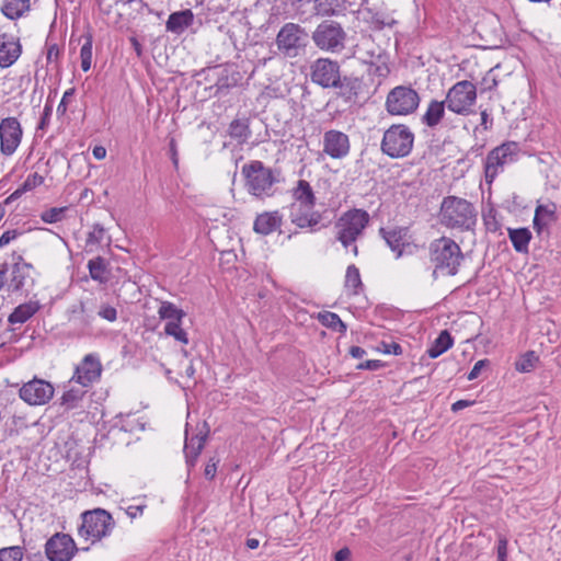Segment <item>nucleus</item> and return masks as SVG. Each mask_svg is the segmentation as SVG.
Wrapping results in <instances>:
<instances>
[{"label":"nucleus","mask_w":561,"mask_h":561,"mask_svg":"<svg viewBox=\"0 0 561 561\" xmlns=\"http://www.w3.org/2000/svg\"><path fill=\"white\" fill-rule=\"evenodd\" d=\"M311 81L323 89H336L339 95L347 101L355 99L362 88V81L354 76H342L340 64L330 58H318L310 66Z\"/></svg>","instance_id":"f257e3e1"},{"label":"nucleus","mask_w":561,"mask_h":561,"mask_svg":"<svg viewBox=\"0 0 561 561\" xmlns=\"http://www.w3.org/2000/svg\"><path fill=\"white\" fill-rule=\"evenodd\" d=\"M241 174L244 178L247 192L262 201L273 197L276 193V184L280 182V172L266 167L260 160H252L243 164Z\"/></svg>","instance_id":"f03ea898"},{"label":"nucleus","mask_w":561,"mask_h":561,"mask_svg":"<svg viewBox=\"0 0 561 561\" xmlns=\"http://www.w3.org/2000/svg\"><path fill=\"white\" fill-rule=\"evenodd\" d=\"M439 221L447 228L468 231L476 226L477 211L467 199L446 196L440 205Z\"/></svg>","instance_id":"7ed1b4c3"},{"label":"nucleus","mask_w":561,"mask_h":561,"mask_svg":"<svg viewBox=\"0 0 561 561\" xmlns=\"http://www.w3.org/2000/svg\"><path fill=\"white\" fill-rule=\"evenodd\" d=\"M430 257L435 265L434 277L438 271L454 276L458 273L463 255L460 247L453 239L442 237L430 244Z\"/></svg>","instance_id":"20e7f679"},{"label":"nucleus","mask_w":561,"mask_h":561,"mask_svg":"<svg viewBox=\"0 0 561 561\" xmlns=\"http://www.w3.org/2000/svg\"><path fill=\"white\" fill-rule=\"evenodd\" d=\"M414 134L404 124H393L385 130L380 144L383 154L392 159H400L409 156L413 149Z\"/></svg>","instance_id":"39448f33"},{"label":"nucleus","mask_w":561,"mask_h":561,"mask_svg":"<svg viewBox=\"0 0 561 561\" xmlns=\"http://www.w3.org/2000/svg\"><path fill=\"white\" fill-rule=\"evenodd\" d=\"M81 519L82 524L78 528V534L93 543L110 536L115 526L112 515L103 508L85 511L81 514Z\"/></svg>","instance_id":"423d86ee"},{"label":"nucleus","mask_w":561,"mask_h":561,"mask_svg":"<svg viewBox=\"0 0 561 561\" xmlns=\"http://www.w3.org/2000/svg\"><path fill=\"white\" fill-rule=\"evenodd\" d=\"M519 153L520 147L516 141H506L492 149L484 160L485 182L491 184L506 165L517 161Z\"/></svg>","instance_id":"0eeeda50"},{"label":"nucleus","mask_w":561,"mask_h":561,"mask_svg":"<svg viewBox=\"0 0 561 561\" xmlns=\"http://www.w3.org/2000/svg\"><path fill=\"white\" fill-rule=\"evenodd\" d=\"M369 214L359 208H353L342 214L335 222L336 239L344 248L354 243L369 224Z\"/></svg>","instance_id":"6e6552de"},{"label":"nucleus","mask_w":561,"mask_h":561,"mask_svg":"<svg viewBox=\"0 0 561 561\" xmlns=\"http://www.w3.org/2000/svg\"><path fill=\"white\" fill-rule=\"evenodd\" d=\"M308 37V33L302 26L289 22L278 31L276 46L285 57L295 58L307 47Z\"/></svg>","instance_id":"1a4fd4ad"},{"label":"nucleus","mask_w":561,"mask_h":561,"mask_svg":"<svg viewBox=\"0 0 561 561\" xmlns=\"http://www.w3.org/2000/svg\"><path fill=\"white\" fill-rule=\"evenodd\" d=\"M346 33L340 23L331 20L321 22L312 33L314 45L325 51L340 53L345 47Z\"/></svg>","instance_id":"9d476101"},{"label":"nucleus","mask_w":561,"mask_h":561,"mask_svg":"<svg viewBox=\"0 0 561 561\" xmlns=\"http://www.w3.org/2000/svg\"><path fill=\"white\" fill-rule=\"evenodd\" d=\"M477 101V87L471 81L456 82L445 98L447 108L458 115H469Z\"/></svg>","instance_id":"9b49d317"},{"label":"nucleus","mask_w":561,"mask_h":561,"mask_svg":"<svg viewBox=\"0 0 561 561\" xmlns=\"http://www.w3.org/2000/svg\"><path fill=\"white\" fill-rule=\"evenodd\" d=\"M420 104L419 93L407 85L390 90L386 99V110L390 115L405 116L414 113Z\"/></svg>","instance_id":"f8f14e48"},{"label":"nucleus","mask_w":561,"mask_h":561,"mask_svg":"<svg viewBox=\"0 0 561 561\" xmlns=\"http://www.w3.org/2000/svg\"><path fill=\"white\" fill-rule=\"evenodd\" d=\"M77 551L75 540L65 533L54 534L45 543V554L48 561H70Z\"/></svg>","instance_id":"ddd939ff"},{"label":"nucleus","mask_w":561,"mask_h":561,"mask_svg":"<svg viewBox=\"0 0 561 561\" xmlns=\"http://www.w3.org/2000/svg\"><path fill=\"white\" fill-rule=\"evenodd\" d=\"M23 129L16 117H7L0 122V152L12 156L21 144Z\"/></svg>","instance_id":"4468645a"},{"label":"nucleus","mask_w":561,"mask_h":561,"mask_svg":"<svg viewBox=\"0 0 561 561\" xmlns=\"http://www.w3.org/2000/svg\"><path fill=\"white\" fill-rule=\"evenodd\" d=\"M103 366L96 354H87L77 365L70 381H76L87 388L99 381Z\"/></svg>","instance_id":"2eb2a0df"},{"label":"nucleus","mask_w":561,"mask_h":561,"mask_svg":"<svg viewBox=\"0 0 561 561\" xmlns=\"http://www.w3.org/2000/svg\"><path fill=\"white\" fill-rule=\"evenodd\" d=\"M54 391L50 382L34 378L21 387L19 394L30 405H43L53 398Z\"/></svg>","instance_id":"dca6fc26"},{"label":"nucleus","mask_w":561,"mask_h":561,"mask_svg":"<svg viewBox=\"0 0 561 561\" xmlns=\"http://www.w3.org/2000/svg\"><path fill=\"white\" fill-rule=\"evenodd\" d=\"M351 150L350 138L343 131L330 129L323 135V152L332 159H343Z\"/></svg>","instance_id":"f3484780"},{"label":"nucleus","mask_w":561,"mask_h":561,"mask_svg":"<svg viewBox=\"0 0 561 561\" xmlns=\"http://www.w3.org/2000/svg\"><path fill=\"white\" fill-rule=\"evenodd\" d=\"M290 221L298 228H313L322 219L321 214L314 208L301 204H291L289 207Z\"/></svg>","instance_id":"a211bd4d"},{"label":"nucleus","mask_w":561,"mask_h":561,"mask_svg":"<svg viewBox=\"0 0 561 561\" xmlns=\"http://www.w3.org/2000/svg\"><path fill=\"white\" fill-rule=\"evenodd\" d=\"M22 47L20 41L12 35L0 34V67L12 66L20 57Z\"/></svg>","instance_id":"6ab92c4d"},{"label":"nucleus","mask_w":561,"mask_h":561,"mask_svg":"<svg viewBox=\"0 0 561 561\" xmlns=\"http://www.w3.org/2000/svg\"><path fill=\"white\" fill-rule=\"evenodd\" d=\"M207 438V431H199L197 434L188 436V431H185V444H184V454L186 465L190 468H193L196 465L197 458L204 448V444Z\"/></svg>","instance_id":"aec40b11"},{"label":"nucleus","mask_w":561,"mask_h":561,"mask_svg":"<svg viewBox=\"0 0 561 561\" xmlns=\"http://www.w3.org/2000/svg\"><path fill=\"white\" fill-rule=\"evenodd\" d=\"M194 13L191 9L173 12L165 22V30L175 35H181L194 23Z\"/></svg>","instance_id":"412c9836"},{"label":"nucleus","mask_w":561,"mask_h":561,"mask_svg":"<svg viewBox=\"0 0 561 561\" xmlns=\"http://www.w3.org/2000/svg\"><path fill=\"white\" fill-rule=\"evenodd\" d=\"M282 219L278 210L262 213L256 216L253 230L259 234L267 236L282 226Z\"/></svg>","instance_id":"4be33fe9"},{"label":"nucleus","mask_w":561,"mask_h":561,"mask_svg":"<svg viewBox=\"0 0 561 561\" xmlns=\"http://www.w3.org/2000/svg\"><path fill=\"white\" fill-rule=\"evenodd\" d=\"M31 271L32 264L24 262L22 256H19V261L12 266L9 288L12 291H20L25 286L26 280L31 278Z\"/></svg>","instance_id":"5701e85b"},{"label":"nucleus","mask_w":561,"mask_h":561,"mask_svg":"<svg viewBox=\"0 0 561 561\" xmlns=\"http://www.w3.org/2000/svg\"><path fill=\"white\" fill-rule=\"evenodd\" d=\"M293 204H301L309 208H314L316 206V195L310 185V183L306 180H299L297 185L293 188Z\"/></svg>","instance_id":"b1692460"},{"label":"nucleus","mask_w":561,"mask_h":561,"mask_svg":"<svg viewBox=\"0 0 561 561\" xmlns=\"http://www.w3.org/2000/svg\"><path fill=\"white\" fill-rule=\"evenodd\" d=\"M41 309V304L37 300H30L21 304L14 308L8 318L9 323H24L31 319Z\"/></svg>","instance_id":"393cba45"},{"label":"nucleus","mask_w":561,"mask_h":561,"mask_svg":"<svg viewBox=\"0 0 561 561\" xmlns=\"http://www.w3.org/2000/svg\"><path fill=\"white\" fill-rule=\"evenodd\" d=\"M446 106L447 105H446L445 100L444 101L432 100L428 103L427 108L421 118L422 123L430 128L436 127L442 122V119L445 115Z\"/></svg>","instance_id":"a878e982"},{"label":"nucleus","mask_w":561,"mask_h":561,"mask_svg":"<svg viewBox=\"0 0 561 561\" xmlns=\"http://www.w3.org/2000/svg\"><path fill=\"white\" fill-rule=\"evenodd\" d=\"M227 133L232 139L237 140L239 145L247 144L250 137L252 136L249 118L244 117L231 121V123L228 126Z\"/></svg>","instance_id":"bb28decb"},{"label":"nucleus","mask_w":561,"mask_h":561,"mask_svg":"<svg viewBox=\"0 0 561 561\" xmlns=\"http://www.w3.org/2000/svg\"><path fill=\"white\" fill-rule=\"evenodd\" d=\"M31 10V0H3L1 12L9 20H18Z\"/></svg>","instance_id":"cd10ccee"},{"label":"nucleus","mask_w":561,"mask_h":561,"mask_svg":"<svg viewBox=\"0 0 561 561\" xmlns=\"http://www.w3.org/2000/svg\"><path fill=\"white\" fill-rule=\"evenodd\" d=\"M380 236L386 241L387 245L391 249V251L396 252V257L399 259L403 255V229H391L387 230L385 228L379 229Z\"/></svg>","instance_id":"c85d7f7f"},{"label":"nucleus","mask_w":561,"mask_h":561,"mask_svg":"<svg viewBox=\"0 0 561 561\" xmlns=\"http://www.w3.org/2000/svg\"><path fill=\"white\" fill-rule=\"evenodd\" d=\"M508 238L513 248L518 253H528L531 232L528 228H508Z\"/></svg>","instance_id":"c756f323"},{"label":"nucleus","mask_w":561,"mask_h":561,"mask_svg":"<svg viewBox=\"0 0 561 561\" xmlns=\"http://www.w3.org/2000/svg\"><path fill=\"white\" fill-rule=\"evenodd\" d=\"M346 10V0H314V11L317 15L332 16L339 15Z\"/></svg>","instance_id":"7c9ffc66"},{"label":"nucleus","mask_w":561,"mask_h":561,"mask_svg":"<svg viewBox=\"0 0 561 561\" xmlns=\"http://www.w3.org/2000/svg\"><path fill=\"white\" fill-rule=\"evenodd\" d=\"M344 287L353 296L358 295L364 288L359 270L354 264L348 265L346 268Z\"/></svg>","instance_id":"2f4dec72"},{"label":"nucleus","mask_w":561,"mask_h":561,"mask_svg":"<svg viewBox=\"0 0 561 561\" xmlns=\"http://www.w3.org/2000/svg\"><path fill=\"white\" fill-rule=\"evenodd\" d=\"M454 340L447 330H444L436 337L434 343L427 350V354L431 358H436L443 353L448 351L453 346Z\"/></svg>","instance_id":"473e14b6"},{"label":"nucleus","mask_w":561,"mask_h":561,"mask_svg":"<svg viewBox=\"0 0 561 561\" xmlns=\"http://www.w3.org/2000/svg\"><path fill=\"white\" fill-rule=\"evenodd\" d=\"M158 314L160 319L168 320V322H182L185 317V312L170 301L161 302Z\"/></svg>","instance_id":"72a5a7b5"},{"label":"nucleus","mask_w":561,"mask_h":561,"mask_svg":"<svg viewBox=\"0 0 561 561\" xmlns=\"http://www.w3.org/2000/svg\"><path fill=\"white\" fill-rule=\"evenodd\" d=\"M89 273L92 279L100 283L107 280V262L102 256H96L88 262Z\"/></svg>","instance_id":"f704fd0d"},{"label":"nucleus","mask_w":561,"mask_h":561,"mask_svg":"<svg viewBox=\"0 0 561 561\" xmlns=\"http://www.w3.org/2000/svg\"><path fill=\"white\" fill-rule=\"evenodd\" d=\"M85 391L78 388H70L64 392L60 398V405L65 410H73L79 407V403L82 401Z\"/></svg>","instance_id":"c9c22d12"},{"label":"nucleus","mask_w":561,"mask_h":561,"mask_svg":"<svg viewBox=\"0 0 561 561\" xmlns=\"http://www.w3.org/2000/svg\"><path fill=\"white\" fill-rule=\"evenodd\" d=\"M318 320L320 323L335 332L345 333L347 330L346 324L341 320L339 314L330 311L319 313Z\"/></svg>","instance_id":"e433bc0d"},{"label":"nucleus","mask_w":561,"mask_h":561,"mask_svg":"<svg viewBox=\"0 0 561 561\" xmlns=\"http://www.w3.org/2000/svg\"><path fill=\"white\" fill-rule=\"evenodd\" d=\"M538 362V355L534 351H528L515 362V369L519 373H530L536 368Z\"/></svg>","instance_id":"4c0bfd02"},{"label":"nucleus","mask_w":561,"mask_h":561,"mask_svg":"<svg viewBox=\"0 0 561 561\" xmlns=\"http://www.w3.org/2000/svg\"><path fill=\"white\" fill-rule=\"evenodd\" d=\"M164 333L169 336H173L178 342L182 344L188 343L187 333L182 329V322H167L164 325Z\"/></svg>","instance_id":"58836bf2"},{"label":"nucleus","mask_w":561,"mask_h":561,"mask_svg":"<svg viewBox=\"0 0 561 561\" xmlns=\"http://www.w3.org/2000/svg\"><path fill=\"white\" fill-rule=\"evenodd\" d=\"M68 207H51L41 213V219L46 224H56L65 219Z\"/></svg>","instance_id":"ea45409f"},{"label":"nucleus","mask_w":561,"mask_h":561,"mask_svg":"<svg viewBox=\"0 0 561 561\" xmlns=\"http://www.w3.org/2000/svg\"><path fill=\"white\" fill-rule=\"evenodd\" d=\"M24 549L20 546H11L0 549V561H22Z\"/></svg>","instance_id":"a19ab883"},{"label":"nucleus","mask_w":561,"mask_h":561,"mask_svg":"<svg viewBox=\"0 0 561 561\" xmlns=\"http://www.w3.org/2000/svg\"><path fill=\"white\" fill-rule=\"evenodd\" d=\"M535 215L549 225L556 220V205H539L535 210Z\"/></svg>","instance_id":"79ce46f5"},{"label":"nucleus","mask_w":561,"mask_h":561,"mask_svg":"<svg viewBox=\"0 0 561 561\" xmlns=\"http://www.w3.org/2000/svg\"><path fill=\"white\" fill-rule=\"evenodd\" d=\"M105 236V229L101 224H94L92 226V231L88 233L87 237V245H95L100 244Z\"/></svg>","instance_id":"37998d69"},{"label":"nucleus","mask_w":561,"mask_h":561,"mask_svg":"<svg viewBox=\"0 0 561 561\" xmlns=\"http://www.w3.org/2000/svg\"><path fill=\"white\" fill-rule=\"evenodd\" d=\"M497 79L493 73V69L489 70L480 82V92H486L497 87Z\"/></svg>","instance_id":"c03bdc74"},{"label":"nucleus","mask_w":561,"mask_h":561,"mask_svg":"<svg viewBox=\"0 0 561 561\" xmlns=\"http://www.w3.org/2000/svg\"><path fill=\"white\" fill-rule=\"evenodd\" d=\"M84 43L80 49V59H91L92 60V45H93V35L91 32H87L82 35Z\"/></svg>","instance_id":"a18cd8bd"},{"label":"nucleus","mask_w":561,"mask_h":561,"mask_svg":"<svg viewBox=\"0 0 561 561\" xmlns=\"http://www.w3.org/2000/svg\"><path fill=\"white\" fill-rule=\"evenodd\" d=\"M483 220L488 231L496 232L501 228V224L496 219V211L493 209L483 216Z\"/></svg>","instance_id":"49530a36"},{"label":"nucleus","mask_w":561,"mask_h":561,"mask_svg":"<svg viewBox=\"0 0 561 561\" xmlns=\"http://www.w3.org/2000/svg\"><path fill=\"white\" fill-rule=\"evenodd\" d=\"M76 93V89L75 88H70L68 90L65 91L62 98H61V101L59 102L58 106H57V115H65L66 112H67V105L68 103L70 102V100L73 98Z\"/></svg>","instance_id":"de8ad7c7"},{"label":"nucleus","mask_w":561,"mask_h":561,"mask_svg":"<svg viewBox=\"0 0 561 561\" xmlns=\"http://www.w3.org/2000/svg\"><path fill=\"white\" fill-rule=\"evenodd\" d=\"M44 183V178L38 173H31L23 182V190L31 191Z\"/></svg>","instance_id":"09e8293b"},{"label":"nucleus","mask_w":561,"mask_h":561,"mask_svg":"<svg viewBox=\"0 0 561 561\" xmlns=\"http://www.w3.org/2000/svg\"><path fill=\"white\" fill-rule=\"evenodd\" d=\"M93 319L92 316L85 314L84 305L80 304V316L73 317L71 321L78 323L82 330H85L90 327L91 320Z\"/></svg>","instance_id":"8fccbe9b"},{"label":"nucleus","mask_w":561,"mask_h":561,"mask_svg":"<svg viewBox=\"0 0 561 561\" xmlns=\"http://www.w3.org/2000/svg\"><path fill=\"white\" fill-rule=\"evenodd\" d=\"M98 314L110 322H114L117 319L116 308L110 305H102L98 311Z\"/></svg>","instance_id":"3c124183"},{"label":"nucleus","mask_w":561,"mask_h":561,"mask_svg":"<svg viewBox=\"0 0 561 561\" xmlns=\"http://www.w3.org/2000/svg\"><path fill=\"white\" fill-rule=\"evenodd\" d=\"M508 540L505 536H500L496 546L497 561H507Z\"/></svg>","instance_id":"603ef678"},{"label":"nucleus","mask_w":561,"mask_h":561,"mask_svg":"<svg viewBox=\"0 0 561 561\" xmlns=\"http://www.w3.org/2000/svg\"><path fill=\"white\" fill-rule=\"evenodd\" d=\"M373 23H374L376 28L382 30L385 27H392L397 22L392 18H383L380 14H376L373 18Z\"/></svg>","instance_id":"864d4df0"},{"label":"nucleus","mask_w":561,"mask_h":561,"mask_svg":"<svg viewBox=\"0 0 561 561\" xmlns=\"http://www.w3.org/2000/svg\"><path fill=\"white\" fill-rule=\"evenodd\" d=\"M219 463V459L216 457H211L207 465L205 466L204 476L208 480H213L216 477L217 465Z\"/></svg>","instance_id":"5fc2aeb1"},{"label":"nucleus","mask_w":561,"mask_h":561,"mask_svg":"<svg viewBox=\"0 0 561 561\" xmlns=\"http://www.w3.org/2000/svg\"><path fill=\"white\" fill-rule=\"evenodd\" d=\"M381 351L385 354H393V355H401L402 354V346L397 342H381Z\"/></svg>","instance_id":"6e6d98bb"},{"label":"nucleus","mask_w":561,"mask_h":561,"mask_svg":"<svg viewBox=\"0 0 561 561\" xmlns=\"http://www.w3.org/2000/svg\"><path fill=\"white\" fill-rule=\"evenodd\" d=\"M383 367V363L379 359H368L356 366L360 370H378Z\"/></svg>","instance_id":"4d7b16f0"},{"label":"nucleus","mask_w":561,"mask_h":561,"mask_svg":"<svg viewBox=\"0 0 561 561\" xmlns=\"http://www.w3.org/2000/svg\"><path fill=\"white\" fill-rule=\"evenodd\" d=\"M51 113H53L51 105L45 104L41 121L38 123V127H37L38 129H45L48 126Z\"/></svg>","instance_id":"13d9d810"},{"label":"nucleus","mask_w":561,"mask_h":561,"mask_svg":"<svg viewBox=\"0 0 561 561\" xmlns=\"http://www.w3.org/2000/svg\"><path fill=\"white\" fill-rule=\"evenodd\" d=\"M488 359H481V360H478L472 369L470 370V373L468 374V380H474L476 378H478V376L480 375L481 373V369L488 364Z\"/></svg>","instance_id":"bf43d9fd"},{"label":"nucleus","mask_w":561,"mask_h":561,"mask_svg":"<svg viewBox=\"0 0 561 561\" xmlns=\"http://www.w3.org/2000/svg\"><path fill=\"white\" fill-rule=\"evenodd\" d=\"M18 236H20V232L15 229L8 230V231L3 232L2 236L0 237V248H3L7 244H9Z\"/></svg>","instance_id":"052dcab7"},{"label":"nucleus","mask_w":561,"mask_h":561,"mask_svg":"<svg viewBox=\"0 0 561 561\" xmlns=\"http://www.w3.org/2000/svg\"><path fill=\"white\" fill-rule=\"evenodd\" d=\"M388 68L386 65H376L374 64L373 61H370V65H369V68H368V72L369 75H375V76H379V77H383L388 73Z\"/></svg>","instance_id":"680f3d73"},{"label":"nucleus","mask_w":561,"mask_h":561,"mask_svg":"<svg viewBox=\"0 0 561 561\" xmlns=\"http://www.w3.org/2000/svg\"><path fill=\"white\" fill-rule=\"evenodd\" d=\"M60 49L57 44H51L47 47L46 59L47 62L56 61L59 57Z\"/></svg>","instance_id":"e2e57ef3"},{"label":"nucleus","mask_w":561,"mask_h":561,"mask_svg":"<svg viewBox=\"0 0 561 561\" xmlns=\"http://www.w3.org/2000/svg\"><path fill=\"white\" fill-rule=\"evenodd\" d=\"M145 508H146V504L129 505L126 508V514L130 518H136L137 516L142 515Z\"/></svg>","instance_id":"0e129e2a"},{"label":"nucleus","mask_w":561,"mask_h":561,"mask_svg":"<svg viewBox=\"0 0 561 561\" xmlns=\"http://www.w3.org/2000/svg\"><path fill=\"white\" fill-rule=\"evenodd\" d=\"M169 151H170V157H171V160H172V163L175 168H178L179 165V157H178V148H176V141L174 138H172L169 142Z\"/></svg>","instance_id":"69168bd1"},{"label":"nucleus","mask_w":561,"mask_h":561,"mask_svg":"<svg viewBox=\"0 0 561 561\" xmlns=\"http://www.w3.org/2000/svg\"><path fill=\"white\" fill-rule=\"evenodd\" d=\"M474 404V401L472 400H458L451 404V411L457 413L468 407H471Z\"/></svg>","instance_id":"338daca9"},{"label":"nucleus","mask_w":561,"mask_h":561,"mask_svg":"<svg viewBox=\"0 0 561 561\" xmlns=\"http://www.w3.org/2000/svg\"><path fill=\"white\" fill-rule=\"evenodd\" d=\"M335 561H351V550L347 547H344L335 552L334 556Z\"/></svg>","instance_id":"774afa93"}]
</instances>
